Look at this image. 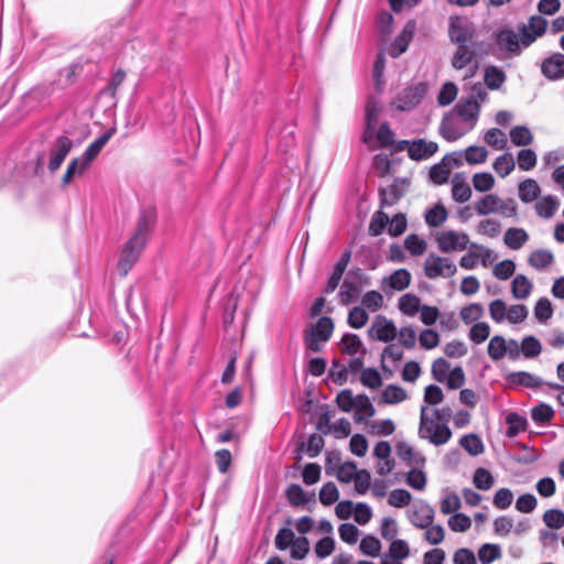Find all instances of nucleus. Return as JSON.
<instances>
[{
    "instance_id": "58836bf2",
    "label": "nucleus",
    "mask_w": 564,
    "mask_h": 564,
    "mask_svg": "<svg viewBox=\"0 0 564 564\" xmlns=\"http://www.w3.org/2000/svg\"><path fill=\"white\" fill-rule=\"evenodd\" d=\"M382 401L387 404H395L408 398L406 391L394 384L387 386L381 393Z\"/></svg>"
},
{
    "instance_id": "2f4dec72",
    "label": "nucleus",
    "mask_w": 564,
    "mask_h": 564,
    "mask_svg": "<svg viewBox=\"0 0 564 564\" xmlns=\"http://www.w3.org/2000/svg\"><path fill=\"white\" fill-rule=\"evenodd\" d=\"M398 456L410 465H422L425 460L424 456L416 452L406 442H399L397 445Z\"/></svg>"
},
{
    "instance_id": "aec40b11",
    "label": "nucleus",
    "mask_w": 564,
    "mask_h": 564,
    "mask_svg": "<svg viewBox=\"0 0 564 564\" xmlns=\"http://www.w3.org/2000/svg\"><path fill=\"white\" fill-rule=\"evenodd\" d=\"M507 381L511 386H523L528 388H539L544 383L542 378L527 371L511 372L507 376Z\"/></svg>"
},
{
    "instance_id": "4c0bfd02",
    "label": "nucleus",
    "mask_w": 564,
    "mask_h": 564,
    "mask_svg": "<svg viewBox=\"0 0 564 564\" xmlns=\"http://www.w3.org/2000/svg\"><path fill=\"white\" fill-rule=\"evenodd\" d=\"M510 140L517 147H527L533 142V134L525 126H516L510 130Z\"/></svg>"
},
{
    "instance_id": "7c9ffc66",
    "label": "nucleus",
    "mask_w": 564,
    "mask_h": 564,
    "mask_svg": "<svg viewBox=\"0 0 564 564\" xmlns=\"http://www.w3.org/2000/svg\"><path fill=\"white\" fill-rule=\"evenodd\" d=\"M532 289H533V284L523 274H518L512 280L511 293H512V296L517 300L527 299L531 294Z\"/></svg>"
},
{
    "instance_id": "a18cd8bd",
    "label": "nucleus",
    "mask_w": 564,
    "mask_h": 564,
    "mask_svg": "<svg viewBox=\"0 0 564 564\" xmlns=\"http://www.w3.org/2000/svg\"><path fill=\"white\" fill-rule=\"evenodd\" d=\"M460 446L470 455L477 456L484 452L481 440L475 434H468L460 438Z\"/></svg>"
},
{
    "instance_id": "f3484780",
    "label": "nucleus",
    "mask_w": 564,
    "mask_h": 564,
    "mask_svg": "<svg viewBox=\"0 0 564 564\" xmlns=\"http://www.w3.org/2000/svg\"><path fill=\"white\" fill-rule=\"evenodd\" d=\"M116 129L111 128L107 131H105L100 137H98L95 141H93L83 155L80 156L89 166L93 163V161L99 155L102 148L108 143V141L112 138L115 134Z\"/></svg>"
},
{
    "instance_id": "393cba45",
    "label": "nucleus",
    "mask_w": 564,
    "mask_h": 564,
    "mask_svg": "<svg viewBox=\"0 0 564 564\" xmlns=\"http://www.w3.org/2000/svg\"><path fill=\"white\" fill-rule=\"evenodd\" d=\"M382 111V104L375 97L368 99L366 106V129L367 133H372L376 130L379 116Z\"/></svg>"
},
{
    "instance_id": "a878e982",
    "label": "nucleus",
    "mask_w": 564,
    "mask_h": 564,
    "mask_svg": "<svg viewBox=\"0 0 564 564\" xmlns=\"http://www.w3.org/2000/svg\"><path fill=\"white\" fill-rule=\"evenodd\" d=\"M476 56L475 45H459L453 56L452 66L455 69H463Z\"/></svg>"
},
{
    "instance_id": "a19ab883",
    "label": "nucleus",
    "mask_w": 564,
    "mask_h": 564,
    "mask_svg": "<svg viewBox=\"0 0 564 564\" xmlns=\"http://www.w3.org/2000/svg\"><path fill=\"white\" fill-rule=\"evenodd\" d=\"M343 351L348 355H356L361 351L362 355L366 354V349L364 348L362 341L360 337L356 334H345L341 338Z\"/></svg>"
},
{
    "instance_id": "0e129e2a",
    "label": "nucleus",
    "mask_w": 564,
    "mask_h": 564,
    "mask_svg": "<svg viewBox=\"0 0 564 564\" xmlns=\"http://www.w3.org/2000/svg\"><path fill=\"white\" fill-rule=\"evenodd\" d=\"M412 500V495L405 489H394L390 492L388 503L390 506L402 508L408 506Z\"/></svg>"
},
{
    "instance_id": "20e7f679",
    "label": "nucleus",
    "mask_w": 564,
    "mask_h": 564,
    "mask_svg": "<svg viewBox=\"0 0 564 564\" xmlns=\"http://www.w3.org/2000/svg\"><path fill=\"white\" fill-rule=\"evenodd\" d=\"M334 332V323L330 317L323 316L321 317L315 325H313L308 330L305 332L304 341L307 347L313 352H318L322 350V343H326L332 337Z\"/></svg>"
},
{
    "instance_id": "4d7b16f0",
    "label": "nucleus",
    "mask_w": 564,
    "mask_h": 564,
    "mask_svg": "<svg viewBox=\"0 0 564 564\" xmlns=\"http://www.w3.org/2000/svg\"><path fill=\"white\" fill-rule=\"evenodd\" d=\"M369 315L364 307L355 306L348 314V324L350 327L359 329L368 322Z\"/></svg>"
},
{
    "instance_id": "603ef678",
    "label": "nucleus",
    "mask_w": 564,
    "mask_h": 564,
    "mask_svg": "<svg viewBox=\"0 0 564 564\" xmlns=\"http://www.w3.org/2000/svg\"><path fill=\"white\" fill-rule=\"evenodd\" d=\"M484 140L496 150H502L507 145L506 134L497 128L489 129L485 133Z\"/></svg>"
},
{
    "instance_id": "13d9d810",
    "label": "nucleus",
    "mask_w": 564,
    "mask_h": 564,
    "mask_svg": "<svg viewBox=\"0 0 564 564\" xmlns=\"http://www.w3.org/2000/svg\"><path fill=\"white\" fill-rule=\"evenodd\" d=\"M517 163L520 170L530 171L536 165V154L531 149H523L518 152Z\"/></svg>"
},
{
    "instance_id": "9d476101",
    "label": "nucleus",
    "mask_w": 564,
    "mask_h": 564,
    "mask_svg": "<svg viewBox=\"0 0 564 564\" xmlns=\"http://www.w3.org/2000/svg\"><path fill=\"white\" fill-rule=\"evenodd\" d=\"M372 339L389 343L397 337V328L392 321L386 316L377 315L368 330Z\"/></svg>"
},
{
    "instance_id": "338daca9",
    "label": "nucleus",
    "mask_w": 564,
    "mask_h": 564,
    "mask_svg": "<svg viewBox=\"0 0 564 564\" xmlns=\"http://www.w3.org/2000/svg\"><path fill=\"white\" fill-rule=\"evenodd\" d=\"M359 549L364 554L375 557L381 550V543L376 536L367 535L361 540Z\"/></svg>"
},
{
    "instance_id": "e433bc0d",
    "label": "nucleus",
    "mask_w": 564,
    "mask_h": 564,
    "mask_svg": "<svg viewBox=\"0 0 564 564\" xmlns=\"http://www.w3.org/2000/svg\"><path fill=\"white\" fill-rule=\"evenodd\" d=\"M440 133L444 139L453 142L462 138L466 133V130L458 128L453 119L444 118L440 126Z\"/></svg>"
},
{
    "instance_id": "ea45409f",
    "label": "nucleus",
    "mask_w": 564,
    "mask_h": 564,
    "mask_svg": "<svg viewBox=\"0 0 564 564\" xmlns=\"http://www.w3.org/2000/svg\"><path fill=\"white\" fill-rule=\"evenodd\" d=\"M506 345L507 340L500 335L494 336L488 344L487 352L488 356L494 360L498 361L506 357Z\"/></svg>"
},
{
    "instance_id": "bf43d9fd",
    "label": "nucleus",
    "mask_w": 564,
    "mask_h": 564,
    "mask_svg": "<svg viewBox=\"0 0 564 564\" xmlns=\"http://www.w3.org/2000/svg\"><path fill=\"white\" fill-rule=\"evenodd\" d=\"M457 87L454 83L452 82H447L445 83L440 93H438V96H437V102L440 106H448L449 104H452L456 96H457Z\"/></svg>"
},
{
    "instance_id": "a211bd4d",
    "label": "nucleus",
    "mask_w": 564,
    "mask_h": 564,
    "mask_svg": "<svg viewBox=\"0 0 564 564\" xmlns=\"http://www.w3.org/2000/svg\"><path fill=\"white\" fill-rule=\"evenodd\" d=\"M350 258H351V252L350 251H346L341 254L340 259L338 260V262L335 264V268H334V271L326 284V288H325V292L326 293H332L334 292L337 286L339 285V282L343 278V274L350 261Z\"/></svg>"
},
{
    "instance_id": "3c124183",
    "label": "nucleus",
    "mask_w": 564,
    "mask_h": 564,
    "mask_svg": "<svg viewBox=\"0 0 564 564\" xmlns=\"http://www.w3.org/2000/svg\"><path fill=\"white\" fill-rule=\"evenodd\" d=\"M506 422L508 424L507 435L510 437L518 435L527 427V420L517 413H509Z\"/></svg>"
},
{
    "instance_id": "4468645a",
    "label": "nucleus",
    "mask_w": 564,
    "mask_h": 564,
    "mask_svg": "<svg viewBox=\"0 0 564 564\" xmlns=\"http://www.w3.org/2000/svg\"><path fill=\"white\" fill-rule=\"evenodd\" d=\"M547 22L541 15H533L530 18L528 25L520 28L521 43L523 47L530 46L536 37L544 34Z\"/></svg>"
},
{
    "instance_id": "2eb2a0df",
    "label": "nucleus",
    "mask_w": 564,
    "mask_h": 564,
    "mask_svg": "<svg viewBox=\"0 0 564 564\" xmlns=\"http://www.w3.org/2000/svg\"><path fill=\"white\" fill-rule=\"evenodd\" d=\"M415 28L416 24L413 20L406 22L402 32L397 36L394 42L391 44V47L389 48V54L392 57H399L406 51L408 45L414 35Z\"/></svg>"
},
{
    "instance_id": "6e6552de",
    "label": "nucleus",
    "mask_w": 564,
    "mask_h": 564,
    "mask_svg": "<svg viewBox=\"0 0 564 564\" xmlns=\"http://www.w3.org/2000/svg\"><path fill=\"white\" fill-rule=\"evenodd\" d=\"M449 37L452 42L462 45H475L474 42V25L466 19L455 18L451 20Z\"/></svg>"
},
{
    "instance_id": "9b49d317",
    "label": "nucleus",
    "mask_w": 564,
    "mask_h": 564,
    "mask_svg": "<svg viewBox=\"0 0 564 564\" xmlns=\"http://www.w3.org/2000/svg\"><path fill=\"white\" fill-rule=\"evenodd\" d=\"M404 148L408 151V155L410 159L414 161H423L430 159L434 155L438 145L436 142L426 141L424 139H416L413 141H403Z\"/></svg>"
},
{
    "instance_id": "680f3d73",
    "label": "nucleus",
    "mask_w": 564,
    "mask_h": 564,
    "mask_svg": "<svg viewBox=\"0 0 564 564\" xmlns=\"http://www.w3.org/2000/svg\"><path fill=\"white\" fill-rule=\"evenodd\" d=\"M543 522L551 529L564 527V512L560 509H549L543 514Z\"/></svg>"
},
{
    "instance_id": "b1692460",
    "label": "nucleus",
    "mask_w": 564,
    "mask_h": 564,
    "mask_svg": "<svg viewBox=\"0 0 564 564\" xmlns=\"http://www.w3.org/2000/svg\"><path fill=\"white\" fill-rule=\"evenodd\" d=\"M457 115L464 120V121H470V128H473L474 122L479 113V104L477 100L469 98L466 100H460L456 107Z\"/></svg>"
},
{
    "instance_id": "69168bd1",
    "label": "nucleus",
    "mask_w": 564,
    "mask_h": 564,
    "mask_svg": "<svg viewBox=\"0 0 564 564\" xmlns=\"http://www.w3.org/2000/svg\"><path fill=\"white\" fill-rule=\"evenodd\" d=\"M474 485L480 490H488L494 485V477L489 470L477 468L474 474Z\"/></svg>"
},
{
    "instance_id": "052dcab7",
    "label": "nucleus",
    "mask_w": 564,
    "mask_h": 564,
    "mask_svg": "<svg viewBox=\"0 0 564 564\" xmlns=\"http://www.w3.org/2000/svg\"><path fill=\"white\" fill-rule=\"evenodd\" d=\"M495 185V178L490 173H476L473 176V186L477 192L490 191Z\"/></svg>"
},
{
    "instance_id": "f8f14e48",
    "label": "nucleus",
    "mask_w": 564,
    "mask_h": 564,
    "mask_svg": "<svg viewBox=\"0 0 564 564\" xmlns=\"http://www.w3.org/2000/svg\"><path fill=\"white\" fill-rule=\"evenodd\" d=\"M409 182L406 178H397L389 186L380 189V205L382 208L393 206L406 193Z\"/></svg>"
},
{
    "instance_id": "423d86ee",
    "label": "nucleus",
    "mask_w": 564,
    "mask_h": 564,
    "mask_svg": "<svg viewBox=\"0 0 564 564\" xmlns=\"http://www.w3.org/2000/svg\"><path fill=\"white\" fill-rule=\"evenodd\" d=\"M438 249L444 253L464 251L468 243L467 234L455 230H443L435 236Z\"/></svg>"
},
{
    "instance_id": "c756f323",
    "label": "nucleus",
    "mask_w": 564,
    "mask_h": 564,
    "mask_svg": "<svg viewBox=\"0 0 564 564\" xmlns=\"http://www.w3.org/2000/svg\"><path fill=\"white\" fill-rule=\"evenodd\" d=\"M448 217V213L442 203L435 204L432 208L427 209L424 215L425 223L429 227L442 226Z\"/></svg>"
},
{
    "instance_id": "774afa93",
    "label": "nucleus",
    "mask_w": 564,
    "mask_h": 564,
    "mask_svg": "<svg viewBox=\"0 0 564 564\" xmlns=\"http://www.w3.org/2000/svg\"><path fill=\"white\" fill-rule=\"evenodd\" d=\"M357 401V395H354L351 390L346 389L340 391L336 397L338 408L344 412L354 410Z\"/></svg>"
},
{
    "instance_id": "e2e57ef3",
    "label": "nucleus",
    "mask_w": 564,
    "mask_h": 564,
    "mask_svg": "<svg viewBox=\"0 0 564 564\" xmlns=\"http://www.w3.org/2000/svg\"><path fill=\"white\" fill-rule=\"evenodd\" d=\"M410 554V549L408 543L404 540H393L390 549L389 555L394 560V562H401L406 558Z\"/></svg>"
},
{
    "instance_id": "6e6d98bb",
    "label": "nucleus",
    "mask_w": 564,
    "mask_h": 564,
    "mask_svg": "<svg viewBox=\"0 0 564 564\" xmlns=\"http://www.w3.org/2000/svg\"><path fill=\"white\" fill-rule=\"evenodd\" d=\"M490 335V326L485 322L475 323L469 330V339L479 345Z\"/></svg>"
},
{
    "instance_id": "c9c22d12",
    "label": "nucleus",
    "mask_w": 564,
    "mask_h": 564,
    "mask_svg": "<svg viewBox=\"0 0 564 564\" xmlns=\"http://www.w3.org/2000/svg\"><path fill=\"white\" fill-rule=\"evenodd\" d=\"M499 196L496 194H487L482 196L475 205L476 213L480 216L494 214L498 212Z\"/></svg>"
},
{
    "instance_id": "412c9836",
    "label": "nucleus",
    "mask_w": 564,
    "mask_h": 564,
    "mask_svg": "<svg viewBox=\"0 0 564 564\" xmlns=\"http://www.w3.org/2000/svg\"><path fill=\"white\" fill-rule=\"evenodd\" d=\"M89 169V165L80 158H74L68 163L61 180V186H68L75 176H82Z\"/></svg>"
},
{
    "instance_id": "bb28decb",
    "label": "nucleus",
    "mask_w": 564,
    "mask_h": 564,
    "mask_svg": "<svg viewBox=\"0 0 564 564\" xmlns=\"http://www.w3.org/2000/svg\"><path fill=\"white\" fill-rule=\"evenodd\" d=\"M518 189H519L520 199L525 204H529V203H532L533 200H535L540 196V193H541V188H540L538 182L533 178H527V180L522 181L519 184Z\"/></svg>"
},
{
    "instance_id": "f03ea898",
    "label": "nucleus",
    "mask_w": 564,
    "mask_h": 564,
    "mask_svg": "<svg viewBox=\"0 0 564 564\" xmlns=\"http://www.w3.org/2000/svg\"><path fill=\"white\" fill-rule=\"evenodd\" d=\"M419 436L435 446L446 444L452 437V431L444 422L427 415V406L421 408Z\"/></svg>"
},
{
    "instance_id": "864d4df0",
    "label": "nucleus",
    "mask_w": 564,
    "mask_h": 564,
    "mask_svg": "<svg viewBox=\"0 0 564 564\" xmlns=\"http://www.w3.org/2000/svg\"><path fill=\"white\" fill-rule=\"evenodd\" d=\"M501 556V550L497 544H484L478 551V557L481 564H490Z\"/></svg>"
},
{
    "instance_id": "5fc2aeb1",
    "label": "nucleus",
    "mask_w": 564,
    "mask_h": 564,
    "mask_svg": "<svg viewBox=\"0 0 564 564\" xmlns=\"http://www.w3.org/2000/svg\"><path fill=\"white\" fill-rule=\"evenodd\" d=\"M286 497L291 505L293 506H304L310 501V497L302 489L300 485H291L286 489Z\"/></svg>"
},
{
    "instance_id": "37998d69",
    "label": "nucleus",
    "mask_w": 564,
    "mask_h": 564,
    "mask_svg": "<svg viewBox=\"0 0 564 564\" xmlns=\"http://www.w3.org/2000/svg\"><path fill=\"white\" fill-rule=\"evenodd\" d=\"M460 318L465 324L475 323L484 316V307L479 303H471L464 306L459 312Z\"/></svg>"
},
{
    "instance_id": "473e14b6",
    "label": "nucleus",
    "mask_w": 564,
    "mask_h": 564,
    "mask_svg": "<svg viewBox=\"0 0 564 564\" xmlns=\"http://www.w3.org/2000/svg\"><path fill=\"white\" fill-rule=\"evenodd\" d=\"M384 282L394 291H403L411 283V273L406 269H398L386 278Z\"/></svg>"
},
{
    "instance_id": "5701e85b",
    "label": "nucleus",
    "mask_w": 564,
    "mask_h": 564,
    "mask_svg": "<svg viewBox=\"0 0 564 564\" xmlns=\"http://www.w3.org/2000/svg\"><path fill=\"white\" fill-rule=\"evenodd\" d=\"M560 204V199L556 196L546 195L535 203L534 209L540 217L549 219L557 212Z\"/></svg>"
},
{
    "instance_id": "4be33fe9",
    "label": "nucleus",
    "mask_w": 564,
    "mask_h": 564,
    "mask_svg": "<svg viewBox=\"0 0 564 564\" xmlns=\"http://www.w3.org/2000/svg\"><path fill=\"white\" fill-rule=\"evenodd\" d=\"M354 420L356 423L366 422L375 415V408L366 394H358L355 405Z\"/></svg>"
},
{
    "instance_id": "7ed1b4c3",
    "label": "nucleus",
    "mask_w": 564,
    "mask_h": 564,
    "mask_svg": "<svg viewBox=\"0 0 564 564\" xmlns=\"http://www.w3.org/2000/svg\"><path fill=\"white\" fill-rule=\"evenodd\" d=\"M427 88L426 83L412 84L397 94L391 101V106L398 111H411L421 104L427 93Z\"/></svg>"
},
{
    "instance_id": "dca6fc26",
    "label": "nucleus",
    "mask_w": 564,
    "mask_h": 564,
    "mask_svg": "<svg viewBox=\"0 0 564 564\" xmlns=\"http://www.w3.org/2000/svg\"><path fill=\"white\" fill-rule=\"evenodd\" d=\"M542 74L552 80L564 77V55L561 53L554 54L545 58L541 65Z\"/></svg>"
},
{
    "instance_id": "79ce46f5",
    "label": "nucleus",
    "mask_w": 564,
    "mask_h": 564,
    "mask_svg": "<svg viewBox=\"0 0 564 564\" xmlns=\"http://www.w3.org/2000/svg\"><path fill=\"white\" fill-rule=\"evenodd\" d=\"M514 159L510 153L498 156L492 164L495 172L501 177L508 176L514 170Z\"/></svg>"
},
{
    "instance_id": "8fccbe9b",
    "label": "nucleus",
    "mask_w": 564,
    "mask_h": 564,
    "mask_svg": "<svg viewBox=\"0 0 564 564\" xmlns=\"http://www.w3.org/2000/svg\"><path fill=\"white\" fill-rule=\"evenodd\" d=\"M553 315V307L549 299L541 297L534 306L535 318L545 324Z\"/></svg>"
},
{
    "instance_id": "1a4fd4ad",
    "label": "nucleus",
    "mask_w": 564,
    "mask_h": 564,
    "mask_svg": "<svg viewBox=\"0 0 564 564\" xmlns=\"http://www.w3.org/2000/svg\"><path fill=\"white\" fill-rule=\"evenodd\" d=\"M496 44L506 56L519 55L523 47L521 33L517 34L511 29H503L497 33Z\"/></svg>"
},
{
    "instance_id": "c03bdc74",
    "label": "nucleus",
    "mask_w": 564,
    "mask_h": 564,
    "mask_svg": "<svg viewBox=\"0 0 564 564\" xmlns=\"http://www.w3.org/2000/svg\"><path fill=\"white\" fill-rule=\"evenodd\" d=\"M404 248L414 257L422 256L425 253L427 243L424 239L420 238L417 235L412 234L409 235L404 239Z\"/></svg>"
},
{
    "instance_id": "39448f33",
    "label": "nucleus",
    "mask_w": 564,
    "mask_h": 564,
    "mask_svg": "<svg viewBox=\"0 0 564 564\" xmlns=\"http://www.w3.org/2000/svg\"><path fill=\"white\" fill-rule=\"evenodd\" d=\"M457 272L456 264L446 257L430 253L424 261V274L434 280L438 278H451Z\"/></svg>"
},
{
    "instance_id": "f257e3e1",
    "label": "nucleus",
    "mask_w": 564,
    "mask_h": 564,
    "mask_svg": "<svg viewBox=\"0 0 564 564\" xmlns=\"http://www.w3.org/2000/svg\"><path fill=\"white\" fill-rule=\"evenodd\" d=\"M156 215L154 209L147 208L141 212L137 229L133 236L124 243L117 264L118 272L126 276L132 267L138 262L143 251L150 232L155 224Z\"/></svg>"
},
{
    "instance_id": "ddd939ff",
    "label": "nucleus",
    "mask_w": 564,
    "mask_h": 564,
    "mask_svg": "<svg viewBox=\"0 0 564 564\" xmlns=\"http://www.w3.org/2000/svg\"><path fill=\"white\" fill-rule=\"evenodd\" d=\"M434 509L425 501H416L409 510V520L416 528H426L434 521Z\"/></svg>"
},
{
    "instance_id": "72a5a7b5",
    "label": "nucleus",
    "mask_w": 564,
    "mask_h": 564,
    "mask_svg": "<svg viewBox=\"0 0 564 564\" xmlns=\"http://www.w3.org/2000/svg\"><path fill=\"white\" fill-rule=\"evenodd\" d=\"M398 307L404 315L413 317L422 307L421 300L415 294L406 293L399 299Z\"/></svg>"
},
{
    "instance_id": "f704fd0d",
    "label": "nucleus",
    "mask_w": 564,
    "mask_h": 564,
    "mask_svg": "<svg viewBox=\"0 0 564 564\" xmlns=\"http://www.w3.org/2000/svg\"><path fill=\"white\" fill-rule=\"evenodd\" d=\"M554 261V256L550 250L546 249H536L528 258V263L536 269L544 270L549 265H551Z\"/></svg>"
},
{
    "instance_id": "cd10ccee",
    "label": "nucleus",
    "mask_w": 564,
    "mask_h": 564,
    "mask_svg": "<svg viewBox=\"0 0 564 564\" xmlns=\"http://www.w3.org/2000/svg\"><path fill=\"white\" fill-rule=\"evenodd\" d=\"M529 240V235L523 228H509L503 237L505 243L512 250H519Z\"/></svg>"
},
{
    "instance_id": "49530a36",
    "label": "nucleus",
    "mask_w": 564,
    "mask_h": 564,
    "mask_svg": "<svg viewBox=\"0 0 564 564\" xmlns=\"http://www.w3.org/2000/svg\"><path fill=\"white\" fill-rule=\"evenodd\" d=\"M465 161L470 164L485 163L488 158V151L484 147L470 145L464 152Z\"/></svg>"
},
{
    "instance_id": "0eeeda50",
    "label": "nucleus",
    "mask_w": 564,
    "mask_h": 564,
    "mask_svg": "<svg viewBox=\"0 0 564 564\" xmlns=\"http://www.w3.org/2000/svg\"><path fill=\"white\" fill-rule=\"evenodd\" d=\"M73 147V140L66 135H59L54 140L50 149V159L47 163V169L51 173L56 172L61 167Z\"/></svg>"
},
{
    "instance_id": "c85d7f7f",
    "label": "nucleus",
    "mask_w": 564,
    "mask_h": 564,
    "mask_svg": "<svg viewBox=\"0 0 564 564\" xmlns=\"http://www.w3.org/2000/svg\"><path fill=\"white\" fill-rule=\"evenodd\" d=\"M506 79V74L499 67L490 65L485 68L484 83L487 88L497 90L502 86Z\"/></svg>"
},
{
    "instance_id": "09e8293b",
    "label": "nucleus",
    "mask_w": 564,
    "mask_h": 564,
    "mask_svg": "<svg viewBox=\"0 0 564 564\" xmlns=\"http://www.w3.org/2000/svg\"><path fill=\"white\" fill-rule=\"evenodd\" d=\"M542 351V345L534 336H527L521 343V352L525 358H535Z\"/></svg>"
},
{
    "instance_id": "6ab92c4d",
    "label": "nucleus",
    "mask_w": 564,
    "mask_h": 564,
    "mask_svg": "<svg viewBox=\"0 0 564 564\" xmlns=\"http://www.w3.org/2000/svg\"><path fill=\"white\" fill-rule=\"evenodd\" d=\"M452 196L457 203H466L471 197V188L464 174L457 173L452 178Z\"/></svg>"
},
{
    "instance_id": "de8ad7c7",
    "label": "nucleus",
    "mask_w": 564,
    "mask_h": 564,
    "mask_svg": "<svg viewBox=\"0 0 564 564\" xmlns=\"http://www.w3.org/2000/svg\"><path fill=\"white\" fill-rule=\"evenodd\" d=\"M555 415L553 408L546 403L536 404L531 411V417L535 423H547Z\"/></svg>"
}]
</instances>
